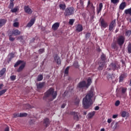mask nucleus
<instances>
[{"label":"nucleus","mask_w":131,"mask_h":131,"mask_svg":"<svg viewBox=\"0 0 131 131\" xmlns=\"http://www.w3.org/2000/svg\"><path fill=\"white\" fill-rule=\"evenodd\" d=\"M93 97L94 92L93 90H90L85 96V98L83 99L82 104L84 109H89L90 106L93 104L92 103V98Z\"/></svg>","instance_id":"obj_1"},{"label":"nucleus","mask_w":131,"mask_h":131,"mask_svg":"<svg viewBox=\"0 0 131 131\" xmlns=\"http://www.w3.org/2000/svg\"><path fill=\"white\" fill-rule=\"evenodd\" d=\"M57 91H54V89L50 88L44 94L43 99L45 101L48 100V101H52L57 98Z\"/></svg>","instance_id":"obj_2"},{"label":"nucleus","mask_w":131,"mask_h":131,"mask_svg":"<svg viewBox=\"0 0 131 131\" xmlns=\"http://www.w3.org/2000/svg\"><path fill=\"white\" fill-rule=\"evenodd\" d=\"M75 11V8L73 7H68L64 10L63 13L65 17H69V16H72L74 15V12Z\"/></svg>","instance_id":"obj_3"},{"label":"nucleus","mask_w":131,"mask_h":131,"mask_svg":"<svg viewBox=\"0 0 131 131\" xmlns=\"http://www.w3.org/2000/svg\"><path fill=\"white\" fill-rule=\"evenodd\" d=\"M23 63V64H22ZM20 64H21L19 68L17 70V72H21V71H23V69L25 68V66H26V62H24L23 60H18L15 64H14V67H18Z\"/></svg>","instance_id":"obj_4"},{"label":"nucleus","mask_w":131,"mask_h":131,"mask_svg":"<svg viewBox=\"0 0 131 131\" xmlns=\"http://www.w3.org/2000/svg\"><path fill=\"white\" fill-rule=\"evenodd\" d=\"M120 69V64L118 61H115L112 62L110 64V70H113V71H115L119 70Z\"/></svg>","instance_id":"obj_5"},{"label":"nucleus","mask_w":131,"mask_h":131,"mask_svg":"<svg viewBox=\"0 0 131 131\" xmlns=\"http://www.w3.org/2000/svg\"><path fill=\"white\" fill-rule=\"evenodd\" d=\"M125 40V37L124 36L121 35L117 39V42L120 47H122L124 41Z\"/></svg>","instance_id":"obj_6"},{"label":"nucleus","mask_w":131,"mask_h":131,"mask_svg":"<svg viewBox=\"0 0 131 131\" xmlns=\"http://www.w3.org/2000/svg\"><path fill=\"white\" fill-rule=\"evenodd\" d=\"M53 58L54 63H56L57 65H61V58H60V56L57 54H54L53 55Z\"/></svg>","instance_id":"obj_7"},{"label":"nucleus","mask_w":131,"mask_h":131,"mask_svg":"<svg viewBox=\"0 0 131 131\" xmlns=\"http://www.w3.org/2000/svg\"><path fill=\"white\" fill-rule=\"evenodd\" d=\"M77 88L81 90L84 89V88H86V89H88V86H86V82H85V81H80L78 84Z\"/></svg>","instance_id":"obj_8"},{"label":"nucleus","mask_w":131,"mask_h":131,"mask_svg":"<svg viewBox=\"0 0 131 131\" xmlns=\"http://www.w3.org/2000/svg\"><path fill=\"white\" fill-rule=\"evenodd\" d=\"M24 11L25 13H27V14H28L29 15H31L33 12L32 9L29 8V5L24 6Z\"/></svg>","instance_id":"obj_9"},{"label":"nucleus","mask_w":131,"mask_h":131,"mask_svg":"<svg viewBox=\"0 0 131 131\" xmlns=\"http://www.w3.org/2000/svg\"><path fill=\"white\" fill-rule=\"evenodd\" d=\"M116 20L114 19L112 21V22L110 23V25H109V28H108V30L110 31H112V30H113V28H114L115 26H116Z\"/></svg>","instance_id":"obj_10"},{"label":"nucleus","mask_w":131,"mask_h":131,"mask_svg":"<svg viewBox=\"0 0 131 131\" xmlns=\"http://www.w3.org/2000/svg\"><path fill=\"white\" fill-rule=\"evenodd\" d=\"M70 114V115H74V119H75V120L76 121H78V113L75 112H71Z\"/></svg>","instance_id":"obj_11"},{"label":"nucleus","mask_w":131,"mask_h":131,"mask_svg":"<svg viewBox=\"0 0 131 131\" xmlns=\"http://www.w3.org/2000/svg\"><path fill=\"white\" fill-rule=\"evenodd\" d=\"M35 23V18H32L30 21L27 24L26 27H29L30 28L32 26H33V24Z\"/></svg>","instance_id":"obj_12"},{"label":"nucleus","mask_w":131,"mask_h":131,"mask_svg":"<svg viewBox=\"0 0 131 131\" xmlns=\"http://www.w3.org/2000/svg\"><path fill=\"white\" fill-rule=\"evenodd\" d=\"M43 123L44 126H45L46 127H48V126H50V123H51V122H50V119H49V118H48L45 119L43 120Z\"/></svg>","instance_id":"obj_13"},{"label":"nucleus","mask_w":131,"mask_h":131,"mask_svg":"<svg viewBox=\"0 0 131 131\" xmlns=\"http://www.w3.org/2000/svg\"><path fill=\"white\" fill-rule=\"evenodd\" d=\"M59 27H60V23H55L52 25V29L54 31H56Z\"/></svg>","instance_id":"obj_14"},{"label":"nucleus","mask_w":131,"mask_h":131,"mask_svg":"<svg viewBox=\"0 0 131 131\" xmlns=\"http://www.w3.org/2000/svg\"><path fill=\"white\" fill-rule=\"evenodd\" d=\"M100 26L101 28H106L108 26V24L105 21V20L102 19L100 21Z\"/></svg>","instance_id":"obj_15"},{"label":"nucleus","mask_w":131,"mask_h":131,"mask_svg":"<svg viewBox=\"0 0 131 131\" xmlns=\"http://www.w3.org/2000/svg\"><path fill=\"white\" fill-rule=\"evenodd\" d=\"M10 33H11L13 35L17 36L18 35H20L21 31H19L18 29H16L11 32Z\"/></svg>","instance_id":"obj_16"},{"label":"nucleus","mask_w":131,"mask_h":131,"mask_svg":"<svg viewBox=\"0 0 131 131\" xmlns=\"http://www.w3.org/2000/svg\"><path fill=\"white\" fill-rule=\"evenodd\" d=\"M79 3L80 4L77 6V9H83V8H84L83 0H80Z\"/></svg>","instance_id":"obj_17"},{"label":"nucleus","mask_w":131,"mask_h":131,"mask_svg":"<svg viewBox=\"0 0 131 131\" xmlns=\"http://www.w3.org/2000/svg\"><path fill=\"white\" fill-rule=\"evenodd\" d=\"M46 85V82H40L37 84V89L38 90H40Z\"/></svg>","instance_id":"obj_18"},{"label":"nucleus","mask_w":131,"mask_h":131,"mask_svg":"<svg viewBox=\"0 0 131 131\" xmlns=\"http://www.w3.org/2000/svg\"><path fill=\"white\" fill-rule=\"evenodd\" d=\"M76 30L78 32H81V31L83 30V27H82V25L80 24L77 25Z\"/></svg>","instance_id":"obj_19"},{"label":"nucleus","mask_w":131,"mask_h":131,"mask_svg":"<svg viewBox=\"0 0 131 131\" xmlns=\"http://www.w3.org/2000/svg\"><path fill=\"white\" fill-rule=\"evenodd\" d=\"M126 76H127V75H126V74L125 73L121 74L119 77V82H122V81H123V80L124 79V78H125V77H126Z\"/></svg>","instance_id":"obj_20"},{"label":"nucleus","mask_w":131,"mask_h":131,"mask_svg":"<svg viewBox=\"0 0 131 131\" xmlns=\"http://www.w3.org/2000/svg\"><path fill=\"white\" fill-rule=\"evenodd\" d=\"M102 9H103V3H101L99 5V8L97 9V14H100V13H101Z\"/></svg>","instance_id":"obj_21"},{"label":"nucleus","mask_w":131,"mask_h":131,"mask_svg":"<svg viewBox=\"0 0 131 131\" xmlns=\"http://www.w3.org/2000/svg\"><path fill=\"white\" fill-rule=\"evenodd\" d=\"M106 62L105 61H101L100 64L98 68V70H103V68H104V66H105V63Z\"/></svg>","instance_id":"obj_22"},{"label":"nucleus","mask_w":131,"mask_h":131,"mask_svg":"<svg viewBox=\"0 0 131 131\" xmlns=\"http://www.w3.org/2000/svg\"><path fill=\"white\" fill-rule=\"evenodd\" d=\"M7 23V19H0V27H3V25H5Z\"/></svg>","instance_id":"obj_23"},{"label":"nucleus","mask_w":131,"mask_h":131,"mask_svg":"<svg viewBox=\"0 0 131 131\" xmlns=\"http://www.w3.org/2000/svg\"><path fill=\"white\" fill-rule=\"evenodd\" d=\"M125 7H126V3L122 2L119 6V9L120 10H124Z\"/></svg>","instance_id":"obj_24"},{"label":"nucleus","mask_w":131,"mask_h":131,"mask_svg":"<svg viewBox=\"0 0 131 131\" xmlns=\"http://www.w3.org/2000/svg\"><path fill=\"white\" fill-rule=\"evenodd\" d=\"M59 7L60 8V10H62V11H65V10H66V5L65 4H59Z\"/></svg>","instance_id":"obj_25"},{"label":"nucleus","mask_w":131,"mask_h":131,"mask_svg":"<svg viewBox=\"0 0 131 131\" xmlns=\"http://www.w3.org/2000/svg\"><path fill=\"white\" fill-rule=\"evenodd\" d=\"M124 14H125V15H129V16H131V7L125 10Z\"/></svg>","instance_id":"obj_26"},{"label":"nucleus","mask_w":131,"mask_h":131,"mask_svg":"<svg viewBox=\"0 0 131 131\" xmlns=\"http://www.w3.org/2000/svg\"><path fill=\"white\" fill-rule=\"evenodd\" d=\"M112 49H114V50H118V46H117L116 42H113L112 43Z\"/></svg>","instance_id":"obj_27"},{"label":"nucleus","mask_w":131,"mask_h":131,"mask_svg":"<svg viewBox=\"0 0 131 131\" xmlns=\"http://www.w3.org/2000/svg\"><path fill=\"white\" fill-rule=\"evenodd\" d=\"M96 114V112L95 111H93L91 113H89L88 114V117L89 118H93V117H94V116H95V115Z\"/></svg>","instance_id":"obj_28"},{"label":"nucleus","mask_w":131,"mask_h":131,"mask_svg":"<svg viewBox=\"0 0 131 131\" xmlns=\"http://www.w3.org/2000/svg\"><path fill=\"white\" fill-rule=\"evenodd\" d=\"M6 68H3L1 71H0V77H2L6 73Z\"/></svg>","instance_id":"obj_29"},{"label":"nucleus","mask_w":131,"mask_h":131,"mask_svg":"<svg viewBox=\"0 0 131 131\" xmlns=\"http://www.w3.org/2000/svg\"><path fill=\"white\" fill-rule=\"evenodd\" d=\"M13 34H12L11 33H9L8 34V36H9V40H10V41H14L15 40V38L12 37L13 36Z\"/></svg>","instance_id":"obj_30"},{"label":"nucleus","mask_w":131,"mask_h":131,"mask_svg":"<svg viewBox=\"0 0 131 131\" xmlns=\"http://www.w3.org/2000/svg\"><path fill=\"white\" fill-rule=\"evenodd\" d=\"M91 84H92V79L89 78L87 80V83H86V85L87 86V89L89 88V86H90V85H91Z\"/></svg>","instance_id":"obj_31"},{"label":"nucleus","mask_w":131,"mask_h":131,"mask_svg":"<svg viewBox=\"0 0 131 131\" xmlns=\"http://www.w3.org/2000/svg\"><path fill=\"white\" fill-rule=\"evenodd\" d=\"M43 79V76L42 75H39L37 77V81H41Z\"/></svg>","instance_id":"obj_32"},{"label":"nucleus","mask_w":131,"mask_h":131,"mask_svg":"<svg viewBox=\"0 0 131 131\" xmlns=\"http://www.w3.org/2000/svg\"><path fill=\"white\" fill-rule=\"evenodd\" d=\"M113 128L114 129H118L119 128V124H118V122H116L115 123L114 126L113 127Z\"/></svg>","instance_id":"obj_33"},{"label":"nucleus","mask_w":131,"mask_h":131,"mask_svg":"<svg viewBox=\"0 0 131 131\" xmlns=\"http://www.w3.org/2000/svg\"><path fill=\"white\" fill-rule=\"evenodd\" d=\"M107 79L108 80V81H112V80L113 79V78L112 77V75L110 74H107L106 76Z\"/></svg>","instance_id":"obj_34"},{"label":"nucleus","mask_w":131,"mask_h":131,"mask_svg":"<svg viewBox=\"0 0 131 131\" xmlns=\"http://www.w3.org/2000/svg\"><path fill=\"white\" fill-rule=\"evenodd\" d=\"M28 114L26 113H19V117H26Z\"/></svg>","instance_id":"obj_35"},{"label":"nucleus","mask_w":131,"mask_h":131,"mask_svg":"<svg viewBox=\"0 0 131 131\" xmlns=\"http://www.w3.org/2000/svg\"><path fill=\"white\" fill-rule=\"evenodd\" d=\"M73 66L75 67V68H79V64H78V62L74 61Z\"/></svg>","instance_id":"obj_36"},{"label":"nucleus","mask_w":131,"mask_h":131,"mask_svg":"<svg viewBox=\"0 0 131 131\" xmlns=\"http://www.w3.org/2000/svg\"><path fill=\"white\" fill-rule=\"evenodd\" d=\"M130 34H131V30H128L126 31V32H125L126 36H128V37H129V36H130Z\"/></svg>","instance_id":"obj_37"},{"label":"nucleus","mask_w":131,"mask_h":131,"mask_svg":"<svg viewBox=\"0 0 131 131\" xmlns=\"http://www.w3.org/2000/svg\"><path fill=\"white\" fill-rule=\"evenodd\" d=\"M79 102H80V99H79V98L77 97L75 100V104L78 105V104H79Z\"/></svg>","instance_id":"obj_38"},{"label":"nucleus","mask_w":131,"mask_h":131,"mask_svg":"<svg viewBox=\"0 0 131 131\" xmlns=\"http://www.w3.org/2000/svg\"><path fill=\"white\" fill-rule=\"evenodd\" d=\"M102 62L104 61L105 62V60H106V55L104 54H102L101 55V57H100Z\"/></svg>","instance_id":"obj_39"},{"label":"nucleus","mask_w":131,"mask_h":131,"mask_svg":"<svg viewBox=\"0 0 131 131\" xmlns=\"http://www.w3.org/2000/svg\"><path fill=\"white\" fill-rule=\"evenodd\" d=\"M18 9L17 7L15 8H12L11 10V13H17V12H18Z\"/></svg>","instance_id":"obj_40"},{"label":"nucleus","mask_w":131,"mask_h":131,"mask_svg":"<svg viewBox=\"0 0 131 131\" xmlns=\"http://www.w3.org/2000/svg\"><path fill=\"white\" fill-rule=\"evenodd\" d=\"M69 68H70V67H68L64 71V74L66 75H68V74L69 73Z\"/></svg>","instance_id":"obj_41"},{"label":"nucleus","mask_w":131,"mask_h":131,"mask_svg":"<svg viewBox=\"0 0 131 131\" xmlns=\"http://www.w3.org/2000/svg\"><path fill=\"white\" fill-rule=\"evenodd\" d=\"M126 114H127V112L125 111H123L121 112V117H126Z\"/></svg>","instance_id":"obj_42"},{"label":"nucleus","mask_w":131,"mask_h":131,"mask_svg":"<svg viewBox=\"0 0 131 131\" xmlns=\"http://www.w3.org/2000/svg\"><path fill=\"white\" fill-rule=\"evenodd\" d=\"M128 54H131V43H129L127 47Z\"/></svg>","instance_id":"obj_43"},{"label":"nucleus","mask_w":131,"mask_h":131,"mask_svg":"<svg viewBox=\"0 0 131 131\" xmlns=\"http://www.w3.org/2000/svg\"><path fill=\"white\" fill-rule=\"evenodd\" d=\"M16 75H12L10 76V79L12 81H14V80H16Z\"/></svg>","instance_id":"obj_44"},{"label":"nucleus","mask_w":131,"mask_h":131,"mask_svg":"<svg viewBox=\"0 0 131 131\" xmlns=\"http://www.w3.org/2000/svg\"><path fill=\"white\" fill-rule=\"evenodd\" d=\"M7 92V89H4L0 91V96H3Z\"/></svg>","instance_id":"obj_45"},{"label":"nucleus","mask_w":131,"mask_h":131,"mask_svg":"<svg viewBox=\"0 0 131 131\" xmlns=\"http://www.w3.org/2000/svg\"><path fill=\"white\" fill-rule=\"evenodd\" d=\"M126 91H127V88H122V94H125V93H126Z\"/></svg>","instance_id":"obj_46"},{"label":"nucleus","mask_w":131,"mask_h":131,"mask_svg":"<svg viewBox=\"0 0 131 131\" xmlns=\"http://www.w3.org/2000/svg\"><path fill=\"white\" fill-rule=\"evenodd\" d=\"M8 8L9 9H13L14 8V3H10L9 5L8 6Z\"/></svg>","instance_id":"obj_47"},{"label":"nucleus","mask_w":131,"mask_h":131,"mask_svg":"<svg viewBox=\"0 0 131 131\" xmlns=\"http://www.w3.org/2000/svg\"><path fill=\"white\" fill-rule=\"evenodd\" d=\"M74 21H75L74 19H70L69 24H70V25H73V23H74Z\"/></svg>","instance_id":"obj_48"},{"label":"nucleus","mask_w":131,"mask_h":131,"mask_svg":"<svg viewBox=\"0 0 131 131\" xmlns=\"http://www.w3.org/2000/svg\"><path fill=\"white\" fill-rule=\"evenodd\" d=\"M90 37H91V33H86L85 34V38H86V39H89Z\"/></svg>","instance_id":"obj_49"},{"label":"nucleus","mask_w":131,"mask_h":131,"mask_svg":"<svg viewBox=\"0 0 131 131\" xmlns=\"http://www.w3.org/2000/svg\"><path fill=\"white\" fill-rule=\"evenodd\" d=\"M14 118H17V117H20V115H19V113H15L13 115Z\"/></svg>","instance_id":"obj_50"},{"label":"nucleus","mask_w":131,"mask_h":131,"mask_svg":"<svg viewBox=\"0 0 131 131\" xmlns=\"http://www.w3.org/2000/svg\"><path fill=\"white\" fill-rule=\"evenodd\" d=\"M115 105L116 107H118L119 105H120V101L119 100H117L115 103Z\"/></svg>","instance_id":"obj_51"},{"label":"nucleus","mask_w":131,"mask_h":131,"mask_svg":"<svg viewBox=\"0 0 131 131\" xmlns=\"http://www.w3.org/2000/svg\"><path fill=\"white\" fill-rule=\"evenodd\" d=\"M39 54H41L45 53V48L40 49L38 50Z\"/></svg>","instance_id":"obj_52"},{"label":"nucleus","mask_w":131,"mask_h":131,"mask_svg":"<svg viewBox=\"0 0 131 131\" xmlns=\"http://www.w3.org/2000/svg\"><path fill=\"white\" fill-rule=\"evenodd\" d=\"M13 25L14 27L18 28V27H19V23L15 22V23H13Z\"/></svg>","instance_id":"obj_53"},{"label":"nucleus","mask_w":131,"mask_h":131,"mask_svg":"<svg viewBox=\"0 0 131 131\" xmlns=\"http://www.w3.org/2000/svg\"><path fill=\"white\" fill-rule=\"evenodd\" d=\"M111 2L113 4H118V3H119V0H111Z\"/></svg>","instance_id":"obj_54"},{"label":"nucleus","mask_w":131,"mask_h":131,"mask_svg":"<svg viewBox=\"0 0 131 131\" xmlns=\"http://www.w3.org/2000/svg\"><path fill=\"white\" fill-rule=\"evenodd\" d=\"M24 37V36H19L17 37V40H23V38Z\"/></svg>","instance_id":"obj_55"},{"label":"nucleus","mask_w":131,"mask_h":131,"mask_svg":"<svg viewBox=\"0 0 131 131\" xmlns=\"http://www.w3.org/2000/svg\"><path fill=\"white\" fill-rule=\"evenodd\" d=\"M10 58H12L13 59V58L15 57V54H14V53H11L10 54Z\"/></svg>","instance_id":"obj_56"},{"label":"nucleus","mask_w":131,"mask_h":131,"mask_svg":"<svg viewBox=\"0 0 131 131\" xmlns=\"http://www.w3.org/2000/svg\"><path fill=\"white\" fill-rule=\"evenodd\" d=\"M66 105H67L66 103H63V104H62L61 105V107L62 108H65V107L66 106Z\"/></svg>","instance_id":"obj_57"},{"label":"nucleus","mask_w":131,"mask_h":131,"mask_svg":"<svg viewBox=\"0 0 131 131\" xmlns=\"http://www.w3.org/2000/svg\"><path fill=\"white\" fill-rule=\"evenodd\" d=\"M4 131H10V128L9 127V126H7L5 128Z\"/></svg>","instance_id":"obj_58"},{"label":"nucleus","mask_w":131,"mask_h":131,"mask_svg":"<svg viewBox=\"0 0 131 131\" xmlns=\"http://www.w3.org/2000/svg\"><path fill=\"white\" fill-rule=\"evenodd\" d=\"M112 122V119H107L108 123H111Z\"/></svg>","instance_id":"obj_59"},{"label":"nucleus","mask_w":131,"mask_h":131,"mask_svg":"<svg viewBox=\"0 0 131 131\" xmlns=\"http://www.w3.org/2000/svg\"><path fill=\"white\" fill-rule=\"evenodd\" d=\"M118 116V115H114L113 116V118H114V119H115V118H117V117Z\"/></svg>","instance_id":"obj_60"},{"label":"nucleus","mask_w":131,"mask_h":131,"mask_svg":"<svg viewBox=\"0 0 131 131\" xmlns=\"http://www.w3.org/2000/svg\"><path fill=\"white\" fill-rule=\"evenodd\" d=\"M99 109H100V107H99V106H96L94 108V110L96 111L99 110Z\"/></svg>","instance_id":"obj_61"},{"label":"nucleus","mask_w":131,"mask_h":131,"mask_svg":"<svg viewBox=\"0 0 131 131\" xmlns=\"http://www.w3.org/2000/svg\"><path fill=\"white\" fill-rule=\"evenodd\" d=\"M46 30V28L43 27H41V30H42V31H45V30Z\"/></svg>","instance_id":"obj_62"},{"label":"nucleus","mask_w":131,"mask_h":131,"mask_svg":"<svg viewBox=\"0 0 131 131\" xmlns=\"http://www.w3.org/2000/svg\"><path fill=\"white\" fill-rule=\"evenodd\" d=\"M3 86H4V84H0V90H2Z\"/></svg>","instance_id":"obj_63"},{"label":"nucleus","mask_w":131,"mask_h":131,"mask_svg":"<svg viewBox=\"0 0 131 131\" xmlns=\"http://www.w3.org/2000/svg\"><path fill=\"white\" fill-rule=\"evenodd\" d=\"M12 59H13V58H11V57L9 58H8V62H11V61H12Z\"/></svg>","instance_id":"obj_64"}]
</instances>
